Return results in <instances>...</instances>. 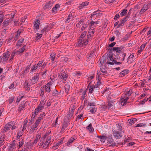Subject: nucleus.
<instances>
[{
	"label": "nucleus",
	"mask_w": 151,
	"mask_h": 151,
	"mask_svg": "<svg viewBox=\"0 0 151 151\" xmlns=\"http://www.w3.org/2000/svg\"><path fill=\"white\" fill-rule=\"evenodd\" d=\"M45 113H43L40 114V115L38 117V118L36 119V121L40 123L42 119L43 118V117L45 116Z\"/></svg>",
	"instance_id": "b1692460"
},
{
	"label": "nucleus",
	"mask_w": 151,
	"mask_h": 151,
	"mask_svg": "<svg viewBox=\"0 0 151 151\" xmlns=\"http://www.w3.org/2000/svg\"><path fill=\"white\" fill-rule=\"evenodd\" d=\"M23 97V96H18L16 101V102L18 103L22 98Z\"/></svg>",
	"instance_id": "338daca9"
},
{
	"label": "nucleus",
	"mask_w": 151,
	"mask_h": 151,
	"mask_svg": "<svg viewBox=\"0 0 151 151\" xmlns=\"http://www.w3.org/2000/svg\"><path fill=\"white\" fill-rule=\"evenodd\" d=\"M89 4V3L87 1L83 2L81 4L79 5L78 8L80 9H83L88 6Z\"/></svg>",
	"instance_id": "a211bd4d"
},
{
	"label": "nucleus",
	"mask_w": 151,
	"mask_h": 151,
	"mask_svg": "<svg viewBox=\"0 0 151 151\" xmlns=\"http://www.w3.org/2000/svg\"><path fill=\"white\" fill-rule=\"evenodd\" d=\"M15 142V140H14L12 143L8 146L6 151H15L16 148Z\"/></svg>",
	"instance_id": "6e6552de"
},
{
	"label": "nucleus",
	"mask_w": 151,
	"mask_h": 151,
	"mask_svg": "<svg viewBox=\"0 0 151 151\" xmlns=\"http://www.w3.org/2000/svg\"><path fill=\"white\" fill-rule=\"evenodd\" d=\"M24 131L21 129L19 128L18 129V132L17 133V135H19V137H22Z\"/></svg>",
	"instance_id": "c03bdc74"
},
{
	"label": "nucleus",
	"mask_w": 151,
	"mask_h": 151,
	"mask_svg": "<svg viewBox=\"0 0 151 151\" xmlns=\"http://www.w3.org/2000/svg\"><path fill=\"white\" fill-rule=\"evenodd\" d=\"M121 127H119L118 129L113 132V135L116 139H119L122 137L124 132L122 129Z\"/></svg>",
	"instance_id": "7ed1b4c3"
},
{
	"label": "nucleus",
	"mask_w": 151,
	"mask_h": 151,
	"mask_svg": "<svg viewBox=\"0 0 151 151\" xmlns=\"http://www.w3.org/2000/svg\"><path fill=\"white\" fill-rule=\"evenodd\" d=\"M30 65H27V66L26 68L25 69V70H24V73H26L27 74V73L29 72L30 69Z\"/></svg>",
	"instance_id": "603ef678"
},
{
	"label": "nucleus",
	"mask_w": 151,
	"mask_h": 151,
	"mask_svg": "<svg viewBox=\"0 0 151 151\" xmlns=\"http://www.w3.org/2000/svg\"><path fill=\"white\" fill-rule=\"evenodd\" d=\"M21 32V30H18L16 34L15 35L14 40L15 41L17 40L19 38V37L20 34Z\"/></svg>",
	"instance_id": "e433bc0d"
},
{
	"label": "nucleus",
	"mask_w": 151,
	"mask_h": 151,
	"mask_svg": "<svg viewBox=\"0 0 151 151\" xmlns=\"http://www.w3.org/2000/svg\"><path fill=\"white\" fill-rule=\"evenodd\" d=\"M44 86H43L41 87L40 91V95L42 98L45 97V92L44 91Z\"/></svg>",
	"instance_id": "5701e85b"
},
{
	"label": "nucleus",
	"mask_w": 151,
	"mask_h": 151,
	"mask_svg": "<svg viewBox=\"0 0 151 151\" xmlns=\"http://www.w3.org/2000/svg\"><path fill=\"white\" fill-rule=\"evenodd\" d=\"M148 98H145L144 99L142 100V101H141L140 104H144L145 103V102L146 101H147L148 100Z\"/></svg>",
	"instance_id": "774afa93"
},
{
	"label": "nucleus",
	"mask_w": 151,
	"mask_h": 151,
	"mask_svg": "<svg viewBox=\"0 0 151 151\" xmlns=\"http://www.w3.org/2000/svg\"><path fill=\"white\" fill-rule=\"evenodd\" d=\"M19 145L18 146L19 148L21 147H22L24 144L23 140L22 139H21L20 140H19Z\"/></svg>",
	"instance_id": "8fccbe9b"
},
{
	"label": "nucleus",
	"mask_w": 151,
	"mask_h": 151,
	"mask_svg": "<svg viewBox=\"0 0 151 151\" xmlns=\"http://www.w3.org/2000/svg\"><path fill=\"white\" fill-rule=\"evenodd\" d=\"M99 11H96L94 12L92 14H91V17L92 18L93 16L96 15V16H99L101 15V13L100 12H98Z\"/></svg>",
	"instance_id": "72a5a7b5"
},
{
	"label": "nucleus",
	"mask_w": 151,
	"mask_h": 151,
	"mask_svg": "<svg viewBox=\"0 0 151 151\" xmlns=\"http://www.w3.org/2000/svg\"><path fill=\"white\" fill-rule=\"evenodd\" d=\"M73 19V17L72 14H70L68 17L67 19L65 20V22L66 23H69L71 20H72Z\"/></svg>",
	"instance_id": "ea45409f"
},
{
	"label": "nucleus",
	"mask_w": 151,
	"mask_h": 151,
	"mask_svg": "<svg viewBox=\"0 0 151 151\" xmlns=\"http://www.w3.org/2000/svg\"><path fill=\"white\" fill-rule=\"evenodd\" d=\"M40 124V123L36 121L34 124L30 127V129L29 130V133H32L35 132V131L37 129V127Z\"/></svg>",
	"instance_id": "0eeeda50"
},
{
	"label": "nucleus",
	"mask_w": 151,
	"mask_h": 151,
	"mask_svg": "<svg viewBox=\"0 0 151 151\" xmlns=\"http://www.w3.org/2000/svg\"><path fill=\"white\" fill-rule=\"evenodd\" d=\"M88 41L87 39L86 40L83 38H79L78 43L76 46L80 47H83L85 46L88 43Z\"/></svg>",
	"instance_id": "20e7f679"
},
{
	"label": "nucleus",
	"mask_w": 151,
	"mask_h": 151,
	"mask_svg": "<svg viewBox=\"0 0 151 151\" xmlns=\"http://www.w3.org/2000/svg\"><path fill=\"white\" fill-rule=\"evenodd\" d=\"M25 107L24 104H22L20 105L18 107V111L19 112H20L22 111L23 110Z\"/></svg>",
	"instance_id": "f704fd0d"
},
{
	"label": "nucleus",
	"mask_w": 151,
	"mask_h": 151,
	"mask_svg": "<svg viewBox=\"0 0 151 151\" xmlns=\"http://www.w3.org/2000/svg\"><path fill=\"white\" fill-rule=\"evenodd\" d=\"M67 125L66 124H64L63 125V126L61 129V132H63L65 129L67 128Z\"/></svg>",
	"instance_id": "13d9d810"
},
{
	"label": "nucleus",
	"mask_w": 151,
	"mask_h": 151,
	"mask_svg": "<svg viewBox=\"0 0 151 151\" xmlns=\"http://www.w3.org/2000/svg\"><path fill=\"white\" fill-rule=\"evenodd\" d=\"M86 90L82 92L80 94L81 96V99L83 101L85 99L86 96Z\"/></svg>",
	"instance_id": "393cba45"
},
{
	"label": "nucleus",
	"mask_w": 151,
	"mask_h": 151,
	"mask_svg": "<svg viewBox=\"0 0 151 151\" xmlns=\"http://www.w3.org/2000/svg\"><path fill=\"white\" fill-rule=\"evenodd\" d=\"M9 124H12V126H10V128H11V129L12 130H13L17 128V127L14 124V122L13 121H11L9 122Z\"/></svg>",
	"instance_id": "79ce46f5"
},
{
	"label": "nucleus",
	"mask_w": 151,
	"mask_h": 151,
	"mask_svg": "<svg viewBox=\"0 0 151 151\" xmlns=\"http://www.w3.org/2000/svg\"><path fill=\"white\" fill-rule=\"evenodd\" d=\"M68 75L64 73H62L60 76V78L63 83H65L67 79Z\"/></svg>",
	"instance_id": "9b49d317"
},
{
	"label": "nucleus",
	"mask_w": 151,
	"mask_h": 151,
	"mask_svg": "<svg viewBox=\"0 0 151 151\" xmlns=\"http://www.w3.org/2000/svg\"><path fill=\"white\" fill-rule=\"evenodd\" d=\"M132 91H128L127 93H124L121 96V99L120 102L121 105H125L127 101V100L129 99V97L132 94Z\"/></svg>",
	"instance_id": "f257e3e1"
},
{
	"label": "nucleus",
	"mask_w": 151,
	"mask_h": 151,
	"mask_svg": "<svg viewBox=\"0 0 151 151\" xmlns=\"http://www.w3.org/2000/svg\"><path fill=\"white\" fill-rule=\"evenodd\" d=\"M99 22L98 21L96 22H93L92 21L90 23V26L91 28H93L95 27L96 26V25L98 24H99Z\"/></svg>",
	"instance_id": "cd10ccee"
},
{
	"label": "nucleus",
	"mask_w": 151,
	"mask_h": 151,
	"mask_svg": "<svg viewBox=\"0 0 151 151\" xmlns=\"http://www.w3.org/2000/svg\"><path fill=\"white\" fill-rule=\"evenodd\" d=\"M27 122H26L25 123H24L23 126L22 127H21L19 128L20 129H22V130H23L24 131L26 129V127H27Z\"/></svg>",
	"instance_id": "e2e57ef3"
},
{
	"label": "nucleus",
	"mask_w": 151,
	"mask_h": 151,
	"mask_svg": "<svg viewBox=\"0 0 151 151\" xmlns=\"http://www.w3.org/2000/svg\"><path fill=\"white\" fill-rule=\"evenodd\" d=\"M73 76L75 77H79L81 75V73L79 72H75L73 73Z\"/></svg>",
	"instance_id": "58836bf2"
},
{
	"label": "nucleus",
	"mask_w": 151,
	"mask_h": 151,
	"mask_svg": "<svg viewBox=\"0 0 151 151\" xmlns=\"http://www.w3.org/2000/svg\"><path fill=\"white\" fill-rule=\"evenodd\" d=\"M75 109V106L73 105H71L69 108V110H70L71 111H72L73 112H74Z\"/></svg>",
	"instance_id": "69168bd1"
},
{
	"label": "nucleus",
	"mask_w": 151,
	"mask_h": 151,
	"mask_svg": "<svg viewBox=\"0 0 151 151\" xmlns=\"http://www.w3.org/2000/svg\"><path fill=\"white\" fill-rule=\"evenodd\" d=\"M45 89V91L48 93L50 92V84L49 83H47L44 86V89Z\"/></svg>",
	"instance_id": "a878e982"
},
{
	"label": "nucleus",
	"mask_w": 151,
	"mask_h": 151,
	"mask_svg": "<svg viewBox=\"0 0 151 151\" xmlns=\"http://www.w3.org/2000/svg\"><path fill=\"white\" fill-rule=\"evenodd\" d=\"M32 117H31V121L32 122V119H34L35 118L36 116H37L38 113H37L36 111H35V110L34 112H33L32 113Z\"/></svg>",
	"instance_id": "37998d69"
},
{
	"label": "nucleus",
	"mask_w": 151,
	"mask_h": 151,
	"mask_svg": "<svg viewBox=\"0 0 151 151\" xmlns=\"http://www.w3.org/2000/svg\"><path fill=\"white\" fill-rule=\"evenodd\" d=\"M50 142H48V141H46V142L44 143L43 145V148H47L50 143Z\"/></svg>",
	"instance_id": "de8ad7c7"
},
{
	"label": "nucleus",
	"mask_w": 151,
	"mask_h": 151,
	"mask_svg": "<svg viewBox=\"0 0 151 151\" xmlns=\"http://www.w3.org/2000/svg\"><path fill=\"white\" fill-rule=\"evenodd\" d=\"M128 71L129 70H124L121 72V73L123 76H124L128 73Z\"/></svg>",
	"instance_id": "680f3d73"
},
{
	"label": "nucleus",
	"mask_w": 151,
	"mask_h": 151,
	"mask_svg": "<svg viewBox=\"0 0 151 151\" xmlns=\"http://www.w3.org/2000/svg\"><path fill=\"white\" fill-rule=\"evenodd\" d=\"M10 55V54L9 52L5 53L2 58L3 60V62H6L7 60H8Z\"/></svg>",
	"instance_id": "f3484780"
},
{
	"label": "nucleus",
	"mask_w": 151,
	"mask_h": 151,
	"mask_svg": "<svg viewBox=\"0 0 151 151\" xmlns=\"http://www.w3.org/2000/svg\"><path fill=\"white\" fill-rule=\"evenodd\" d=\"M45 104V101H42L40 103L37 107L35 109V111L39 113L42 111V110L44 108V105Z\"/></svg>",
	"instance_id": "423d86ee"
},
{
	"label": "nucleus",
	"mask_w": 151,
	"mask_h": 151,
	"mask_svg": "<svg viewBox=\"0 0 151 151\" xmlns=\"http://www.w3.org/2000/svg\"><path fill=\"white\" fill-rule=\"evenodd\" d=\"M146 124L145 123H141L137 124L136 126H135V127H145L146 126Z\"/></svg>",
	"instance_id": "3c124183"
},
{
	"label": "nucleus",
	"mask_w": 151,
	"mask_h": 151,
	"mask_svg": "<svg viewBox=\"0 0 151 151\" xmlns=\"http://www.w3.org/2000/svg\"><path fill=\"white\" fill-rule=\"evenodd\" d=\"M9 24V20H5L3 23V25L4 26H6L8 25Z\"/></svg>",
	"instance_id": "6e6d98bb"
},
{
	"label": "nucleus",
	"mask_w": 151,
	"mask_h": 151,
	"mask_svg": "<svg viewBox=\"0 0 151 151\" xmlns=\"http://www.w3.org/2000/svg\"><path fill=\"white\" fill-rule=\"evenodd\" d=\"M96 99L95 98H93L91 100L89 101L88 103V105L91 106H95L96 105Z\"/></svg>",
	"instance_id": "4468645a"
},
{
	"label": "nucleus",
	"mask_w": 151,
	"mask_h": 151,
	"mask_svg": "<svg viewBox=\"0 0 151 151\" xmlns=\"http://www.w3.org/2000/svg\"><path fill=\"white\" fill-rule=\"evenodd\" d=\"M43 60H41L39 61L38 63L37 64L36 66L38 68V69H40L41 68L40 67L42 65L43 63Z\"/></svg>",
	"instance_id": "09e8293b"
},
{
	"label": "nucleus",
	"mask_w": 151,
	"mask_h": 151,
	"mask_svg": "<svg viewBox=\"0 0 151 151\" xmlns=\"http://www.w3.org/2000/svg\"><path fill=\"white\" fill-rule=\"evenodd\" d=\"M8 138L6 137H4L3 135H0V147L4 144V141H7Z\"/></svg>",
	"instance_id": "2eb2a0df"
},
{
	"label": "nucleus",
	"mask_w": 151,
	"mask_h": 151,
	"mask_svg": "<svg viewBox=\"0 0 151 151\" xmlns=\"http://www.w3.org/2000/svg\"><path fill=\"white\" fill-rule=\"evenodd\" d=\"M107 61L106 63L111 65H113L114 64L116 65H120L122 63L121 62H117L114 59L112 54H109L107 57Z\"/></svg>",
	"instance_id": "f03ea898"
},
{
	"label": "nucleus",
	"mask_w": 151,
	"mask_h": 151,
	"mask_svg": "<svg viewBox=\"0 0 151 151\" xmlns=\"http://www.w3.org/2000/svg\"><path fill=\"white\" fill-rule=\"evenodd\" d=\"M53 4V3L52 1H50L46 3L44 6V9L45 10L50 9L52 6Z\"/></svg>",
	"instance_id": "f8f14e48"
},
{
	"label": "nucleus",
	"mask_w": 151,
	"mask_h": 151,
	"mask_svg": "<svg viewBox=\"0 0 151 151\" xmlns=\"http://www.w3.org/2000/svg\"><path fill=\"white\" fill-rule=\"evenodd\" d=\"M146 44H143L140 47L138 51L139 53H140L144 49L145 47Z\"/></svg>",
	"instance_id": "a18cd8bd"
},
{
	"label": "nucleus",
	"mask_w": 151,
	"mask_h": 151,
	"mask_svg": "<svg viewBox=\"0 0 151 151\" xmlns=\"http://www.w3.org/2000/svg\"><path fill=\"white\" fill-rule=\"evenodd\" d=\"M101 74H102L100 71H99L97 73V78L98 79V80L99 81L97 82V84L96 85V86L97 87H98V86L100 85V83L99 81V80H101Z\"/></svg>",
	"instance_id": "6ab92c4d"
},
{
	"label": "nucleus",
	"mask_w": 151,
	"mask_h": 151,
	"mask_svg": "<svg viewBox=\"0 0 151 151\" xmlns=\"http://www.w3.org/2000/svg\"><path fill=\"white\" fill-rule=\"evenodd\" d=\"M114 104L113 102L111 101H109L108 102L107 107L109 109L110 108L113 109V108H114Z\"/></svg>",
	"instance_id": "2f4dec72"
},
{
	"label": "nucleus",
	"mask_w": 151,
	"mask_h": 151,
	"mask_svg": "<svg viewBox=\"0 0 151 151\" xmlns=\"http://www.w3.org/2000/svg\"><path fill=\"white\" fill-rule=\"evenodd\" d=\"M116 43L115 42H112V43L109 44V47H111V49L110 48H108L109 50H112L111 49H112V47L115 45Z\"/></svg>",
	"instance_id": "4d7b16f0"
},
{
	"label": "nucleus",
	"mask_w": 151,
	"mask_h": 151,
	"mask_svg": "<svg viewBox=\"0 0 151 151\" xmlns=\"http://www.w3.org/2000/svg\"><path fill=\"white\" fill-rule=\"evenodd\" d=\"M34 24V27L37 30L39 28V25L40 23L38 20H37L35 22Z\"/></svg>",
	"instance_id": "c85d7f7f"
},
{
	"label": "nucleus",
	"mask_w": 151,
	"mask_h": 151,
	"mask_svg": "<svg viewBox=\"0 0 151 151\" xmlns=\"http://www.w3.org/2000/svg\"><path fill=\"white\" fill-rule=\"evenodd\" d=\"M39 78V74L37 73L32 78L31 80V83L32 84H35L37 82Z\"/></svg>",
	"instance_id": "1a4fd4ad"
},
{
	"label": "nucleus",
	"mask_w": 151,
	"mask_h": 151,
	"mask_svg": "<svg viewBox=\"0 0 151 151\" xmlns=\"http://www.w3.org/2000/svg\"><path fill=\"white\" fill-rule=\"evenodd\" d=\"M87 129L90 132H93L94 129L92 127V125L91 124H90L87 127Z\"/></svg>",
	"instance_id": "a19ab883"
},
{
	"label": "nucleus",
	"mask_w": 151,
	"mask_h": 151,
	"mask_svg": "<svg viewBox=\"0 0 151 151\" xmlns=\"http://www.w3.org/2000/svg\"><path fill=\"white\" fill-rule=\"evenodd\" d=\"M75 139L73 138H70L68 140V142L66 144L67 146H69L72 144L74 140Z\"/></svg>",
	"instance_id": "4c0bfd02"
},
{
	"label": "nucleus",
	"mask_w": 151,
	"mask_h": 151,
	"mask_svg": "<svg viewBox=\"0 0 151 151\" xmlns=\"http://www.w3.org/2000/svg\"><path fill=\"white\" fill-rule=\"evenodd\" d=\"M124 47H114L112 48V50L114 51H116L117 53L120 54L123 51V49Z\"/></svg>",
	"instance_id": "ddd939ff"
},
{
	"label": "nucleus",
	"mask_w": 151,
	"mask_h": 151,
	"mask_svg": "<svg viewBox=\"0 0 151 151\" xmlns=\"http://www.w3.org/2000/svg\"><path fill=\"white\" fill-rule=\"evenodd\" d=\"M128 18V16H127L125 18H124L121 19L120 21V22L118 25V27H119L121 26H122L124 25L125 22L127 20L126 19L127 18Z\"/></svg>",
	"instance_id": "412c9836"
},
{
	"label": "nucleus",
	"mask_w": 151,
	"mask_h": 151,
	"mask_svg": "<svg viewBox=\"0 0 151 151\" xmlns=\"http://www.w3.org/2000/svg\"><path fill=\"white\" fill-rule=\"evenodd\" d=\"M37 36L36 37L35 40H37L40 38L42 36V34H40L39 33H37L36 34Z\"/></svg>",
	"instance_id": "0e129e2a"
},
{
	"label": "nucleus",
	"mask_w": 151,
	"mask_h": 151,
	"mask_svg": "<svg viewBox=\"0 0 151 151\" xmlns=\"http://www.w3.org/2000/svg\"><path fill=\"white\" fill-rule=\"evenodd\" d=\"M95 88L94 86H91L90 87L89 92V93H92L93 91V89Z\"/></svg>",
	"instance_id": "bf43d9fd"
},
{
	"label": "nucleus",
	"mask_w": 151,
	"mask_h": 151,
	"mask_svg": "<svg viewBox=\"0 0 151 151\" xmlns=\"http://www.w3.org/2000/svg\"><path fill=\"white\" fill-rule=\"evenodd\" d=\"M30 85L29 84L27 81H26L24 83V88L25 90L27 91H29L30 90Z\"/></svg>",
	"instance_id": "bb28decb"
},
{
	"label": "nucleus",
	"mask_w": 151,
	"mask_h": 151,
	"mask_svg": "<svg viewBox=\"0 0 151 151\" xmlns=\"http://www.w3.org/2000/svg\"><path fill=\"white\" fill-rule=\"evenodd\" d=\"M86 32L85 31L83 32L81 34V36L80 37V38H83L84 39V37L86 36Z\"/></svg>",
	"instance_id": "052dcab7"
},
{
	"label": "nucleus",
	"mask_w": 151,
	"mask_h": 151,
	"mask_svg": "<svg viewBox=\"0 0 151 151\" xmlns=\"http://www.w3.org/2000/svg\"><path fill=\"white\" fill-rule=\"evenodd\" d=\"M12 126V124H9V123L7 124L2 129V131L0 133V135H3L4 137L5 136V133H6L9 131L10 129V126Z\"/></svg>",
	"instance_id": "39448f33"
},
{
	"label": "nucleus",
	"mask_w": 151,
	"mask_h": 151,
	"mask_svg": "<svg viewBox=\"0 0 151 151\" xmlns=\"http://www.w3.org/2000/svg\"><path fill=\"white\" fill-rule=\"evenodd\" d=\"M137 120L136 118H133L132 119H129L128 121V123H129V124L130 126L132 125L134 123L137 122Z\"/></svg>",
	"instance_id": "c756f323"
},
{
	"label": "nucleus",
	"mask_w": 151,
	"mask_h": 151,
	"mask_svg": "<svg viewBox=\"0 0 151 151\" xmlns=\"http://www.w3.org/2000/svg\"><path fill=\"white\" fill-rule=\"evenodd\" d=\"M24 38L22 37L20 39L18 40L16 44V47L17 48H18L21 46L22 43L24 42Z\"/></svg>",
	"instance_id": "dca6fc26"
},
{
	"label": "nucleus",
	"mask_w": 151,
	"mask_h": 151,
	"mask_svg": "<svg viewBox=\"0 0 151 151\" xmlns=\"http://www.w3.org/2000/svg\"><path fill=\"white\" fill-rule=\"evenodd\" d=\"M52 95L53 96H57L58 97H60L62 95L60 92H58L56 90H54L52 91Z\"/></svg>",
	"instance_id": "4be33fe9"
},
{
	"label": "nucleus",
	"mask_w": 151,
	"mask_h": 151,
	"mask_svg": "<svg viewBox=\"0 0 151 151\" xmlns=\"http://www.w3.org/2000/svg\"><path fill=\"white\" fill-rule=\"evenodd\" d=\"M51 131L50 130H49L48 132L46 133L45 134L43 137L40 139V142L42 141V140H43L44 139H45V138H46V137L48 136L50 134V133Z\"/></svg>",
	"instance_id": "49530a36"
},
{
	"label": "nucleus",
	"mask_w": 151,
	"mask_h": 151,
	"mask_svg": "<svg viewBox=\"0 0 151 151\" xmlns=\"http://www.w3.org/2000/svg\"><path fill=\"white\" fill-rule=\"evenodd\" d=\"M55 54L54 53H51L50 55V59L51 60V62L52 63H55Z\"/></svg>",
	"instance_id": "c9c22d12"
},
{
	"label": "nucleus",
	"mask_w": 151,
	"mask_h": 151,
	"mask_svg": "<svg viewBox=\"0 0 151 151\" xmlns=\"http://www.w3.org/2000/svg\"><path fill=\"white\" fill-rule=\"evenodd\" d=\"M107 139L108 143L109 144V145L112 146L115 145L116 144L112 139V135L109 136L108 137Z\"/></svg>",
	"instance_id": "9d476101"
},
{
	"label": "nucleus",
	"mask_w": 151,
	"mask_h": 151,
	"mask_svg": "<svg viewBox=\"0 0 151 151\" xmlns=\"http://www.w3.org/2000/svg\"><path fill=\"white\" fill-rule=\"evenodd\" d=\"M73 113L74 112H73L72 111H71L70 110H69V113L67 115V117L69 118L73 116Z\"/></svg>",
	"instance_id": "864d4df0"
},
{
	"label": "nucleus",
	"mask_w": 151,
	"mask_h": 151,
	"mask_svg": "<svg viewBox=\"0 0 151 151\" xmlns=\"http://www.w3.org/2000/svg\"><path fill=\"white\" fill-rule=\"evenodd\" d=\"M41 137L40 134H39L36 135L35 137V139L32 142V146L35 145L39 140Z\"/></svg>",
	"instance_id": "aec40b11"
},
{
	"label": "nucleus",
	"mask_w": 151,
	"mask_h": 151,
	"mask_svg": "<svg viewBox=\"0 0 151 151\" xmlns=\"http://www.w3.org/2000/svg\"><path fill=\"white\" fill-rule=\"evenodd\" d=\"M127 10L125 9L122 10V12L120 13V15L122 16H124L127 13Z\"/></svg>",
	"instance_id": "5fc2aeb1"
},
{
	"label": "nucleus",
	"mask_w": 151,
	"mask_h": 151,
	"mask_svg": "<svg viewBox=\"0 0 151 151\" xmlns=\"http://www.w3.org/2000/svg\"><path fill=\"white\" fill-rule=\"evenodd\" d=\"M26 46V45H24L18 51H17V52L19 54L22 53L25 50V48Z\"/></svg>",
	"instance_id": "473e14b6"
},
{
	"label": "nucleus",
	"mask_w": 151,
	"mask_h": 151,
	"mask_svg": "<svg viewBox=\"0 0 151 151\" xmlns=\"http://www.w3.org/2000/svg\"><path fill=\"white\" fill-rule=\"evenodd\" d=\"M60 7V6L58 4L55 5V6L52 9V12L55 13L58 10V9Z\"/></svg>",
	"instance_id": "7c9ffc66"
}]
</instances>
